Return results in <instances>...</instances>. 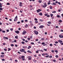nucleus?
<instances>
[{
    "mask_svg": "<svg viewBox=\"0 0 63 63\" xmlns=\"http://www.w3.org/2000/svg\"><path fill=\"white\" fill-rule=\"evenodd\" d=\"M6 31L7 32H9V30H7Z\"/></svg>",
    "mask_w": 63,
    "mask_h": 63,
    "instance_id": "obj_43",
    "label": "nucleus"
},
{
    "mask_svg": "<svg viewBox=\"0 0 63 63\" xmlns=\"http://www.w3.org/2000/svg\"><path fill=\"white\" fill-rule=\"evenodd\" d=\"M62 20H59V22H62Z\"/></svg>",
    "mask_w": 63,
    "mask_h": 63,
    "instance_id": "obj_28",
    "label": "nucleus"
},
{
    "mask_svg": "<svg viewBox=\"0 0 63 63\" xmlns=\"http://www.w3.org/2000/svg\"><path fill=\"white\" fill-rule=\"evenodd\" d=\"M10 30H11V31H13V29H12V28H11L10 29Z\"/></svg>",
    "mask_w": 63,
    "mask_h": 63,
    "instance_id": "obj_44",
    "label": "nucleus"
},
{
    "mask_svg": "<svg viewBox=\"0 0 63 63\" xmlns=\"http://www.w3.org/2000/svg\"><path fill=\"white\" fill-rule=\"evenodd\" d=\"M28 25L26 24V25L25 26V28H27V27H28Z\"/></svg>",
    "mask_w": 63,
    "mask_h": 63,
    "instance_id": "obj_13",
    "label": "nucleus"
},
{
    "mask_svg": "<svg viewBox=\"0 0 63 63\" xmlns=\"http://www.w3.org/2000/svg\"><path fill=\"white\" fill-rule=\"evenodd\" d=\"M31 44L32 45H34V43L33 42H31Z\"/></svg>",
    "mask_w": 63,
    "mask_h": 63,
    "instance_id": "obj_35",
    "label": "nucleus"
},
{
    "mask_svg": "<svg viewBox=\"0 0 63 63\" xmlns=\"http://www.w3.org/2000/svg\"><path fill=\"white\" fill-rule=\"evenodd\" d=\"M21 52H23L24 51V49H20L19 50Z\"/></svg>",
    "mask_w": 63,
    "mask_h": 63,
    "instance_id": "obj_3",
    "label": "nucleus"
},
{
    "mask_svg": "<svg viewBox=\"0 0 63 63\" xmlns=\"http://www.w3.org/2000/svg\"><path fill=\"white\" fill-rule=\"evenodd\" d=\"M35 20H36V21H37V20H38V19L36 18H35L34 19Z\"/></svg>",
    "mask_w": 63,
    "mask_h": 63,
    "instance_id": "obj_50",
    "label": "nucleus"
},
{
    "mask_svg": "<svg viewBox=\"0 0 63 63\" xmlns=\"http://www.w3.org/2000/svg\"><path fill=\"white\" fill-rule=\"evenodd\" d=\"M55 52H58V51H57V50H55Z\"/></svg>",
    "mask_w": 63,
    "mask_h": 63,
    "instance_id": "obj_62",
    "label": "nucleus"
},
{
    "mask_svg": "<svg viewBox=\"0 0 63 63\" xmlns=\"http://www.w3.org/2000/svg\"><path fill=\"white\" fill-rule=\"evenodd\" d=\"M23 22H24V20H21V22H22V23H23Z\"/></svg>",
    "mask_w": 63,
    "mask_h": 63,
    "instance_id": "obj_55",
    "label": "nucleus"
},
{
    "mask_svg": "<svg viewBox=\"0 0 63 63\" xmlns=\"http://www.w3.org/2000/svg\"><path fill=\"white\" fill-rule=\"evenodd\" d=\"M2 33H5V31H2Z\"/></svg>",
    "mask_w": 63,
    "mask_h": 63,
    "instance_id": "obj_52",
    "label": "nucleus"
},
{
    "mask_svg": "<svg viewBox=\"0 0 63 63\" xmlns=\"http://www.w3.org/2000/svg\"><path fill=\"white\" fill-rule=\"evenodd\" d=\"M15 32L16 34H18L19 33V31H15Z\"/></svg>",
    "mask_w": 63,
    "mask_h": 63,
    "instance_id": "obj_7",
    "label": "nucleus"
},
{
    "mask_svg": "<svg viewBox=\"0 0 63 63\" xmlns=\"http://www.w3.org/2000/svg\"><path fill=\"white\" fill-rule=\"evenodd\" d=\"M4 51H7V49L6 48H4Z\"/></svg>",
    "mask_w": 63,
    "mask_h": 63,
    "instance_id": "obj_26",
    "label": "nucleus"
},
{
    "mask_svg": "<svg viewBox=\"0 0 63 63\" xmlns=\"http://www.w3.org/2000/svg\"><path fill=\"white\" fill-rule=\"evenodd\" d=\"M45 44V42H43L42 43V45H44Z\"/></svg>",
    "mask_w": 63,
    "mask_h": 63,
    "instance_id": "obj_56",
    "label": "nucleus"
},
{
    "mask_svg": "<svg viewBox=\"0 0 63 63\" xmlns=\"http://www.w3.org/2000/svg\"><path fill=\"white\" fill-rule=\"evenodd\" d=\"M27 52H29V53H32V52H31L30 51V50H28L27 51Z\"/></svg>",
    "mask_w": 63,
    "mask_h": 63,
    "instance_id": "obj_20",
    "label": "nucleus"
},
{
    "mask_svg": "<svg viewBox=\"0 0 63 63\" xmlns=\"http://www.w3.org/2000/svg\"><path fill=\"white\" fill-rule=\"evenodd\" d=\"M43 50H44V51H47V50L46 49H44Z\"/></svg>",
    "mask_w": 63,
    "mask_h": 63,
    "instance_id": "obj_45",
    "label": "nucleus"
},
{
    "mask_svg": "<svg viewBox=\"0 0 63 63\" xmlns=\"http://www.w3.org/2000/svg\"><path fill=\"white\" fill-rule=\"evenodd\" d=\"M44 40V38H41V40H42L43 41Z\"/></svg>",
    "mask_w": 63,
    "mask_h": 63,
    "instance_id": "obj_64",
    "label": "nucleus"
},
{
    "mask_svg": "<svg viewBox=\"0 0 63 63\" xmlns=\"http://www.w3.org/2000/svg\"><path fill=\"white\" fill-rule=\"evenodd\" d=\"M0 10L2 11V10H3V8H2L0 7Z\"/></svg>",
    "mask_w": 63,
    "mask_h": 63,
    "instance_id": "obj_30",
    "label": "nucleus"
},
{
    "mask_svg": "<svg viewBox=\"0 0 63 63\" xmlns=\"http://www.w3.org/2000/svg\"><path fill=\"white\" fill-rule=\"evenodd\" d=\"M21 43L22 44H25V43L23 41Z\"/></svg>",
    "mask_w": 63,
    "mask_h": 63,
    "instance_id": "obj_29",
    "label": "nucleus"
},
{
    "mask_svg": "<svg viewBox=\"0 0 63 63\" xmlns=\"http://www.w3.org/2000/svg\"><path fill=\"white\" fill-rule=\"evenodd\" d=\"M11 47H14V45L13 44H11Z\"/></svg>",
    "mask_w": 63,
    "mask_h": 63,
    "instance_id": "obj_39",
    "label": "nucleus"
},
{
    "mask_svg": "<svg viewBox=\"0 0 63 63\" xmlns=\"http://www.w3.org/2000/svg\"><path fill=\"white\" fill-rule=\"evenodd\" d=\"M44 27V26L43 25H41L39 27L40 28H43Z\"/></svg>",
    "mask_w": 63,
    "mask_h": 63,
    "instance_id": "obj_9",
    "label": "nucleus"
},
{
    "mask_svg": "<svg viewBox=\"0 0 63 63\" xmlns=\"http://www.w3.org/2000/svg\"><path fill=\"white\" fill-rule=\"evenodd\" d=\"M14 41V43H16V40H15Z\"/></svg>",
    "mask_w": 63,
    "mask_h": 63,
    "instance_id": "obj_61",
    "label": "nucleus"
},
{
    "mask_svg": "<svg viewBox=\"0 0 63 63\" xmlns=\"http://www.w3.org/2000/svg\"><path fill=\"white\" fill-rule=\"evenodd\" d=\"M1 54H4V53L3 52H2L1 53Z\"/></svg>",
    "mask_w": 63,
    "mask_h": 63,
    "instance_id": "obj_58",
    "label": "nucleus"
},
{
    "mask_svg": "<svg viewBox=\"0 0 63 63\" xmlns=\"http://www.w3.org/2000/svg\"><path fill=\"white\" fill-rule=\"evenodd\" d=\"M55 44H58V42L57 41H56L55 42Z\"/></svg>",
    "mask_w": 63,
    "mask_h": 63,
    "instance_id": "obj_49",
    "label": "nucleus"
},
{
    "mask_svg": "<svg viewBox=\"0 0 63 63\" xmlns=\"http://www.w3.org/2000/svg\"><path fill=\"white\" fill-rule=\"evenodd\" d=\"M17 19H15L14 20V21H17Z\"/></svg>",
    "mask_w": 63,
    "mask_h": 63,
    "instance_id": "obj_27",
    "label": "nucleus"
},
{
    "mask_svg": "<svg viewBox=\"0 0 63 63\" xmlns=\"http://www.w3.org/2000/svg\"><path fill=\"white\" fill-rule=\"evenodd\" d=\"M50 2H48L47 4L48 5H50Z\"/></svg>",
    "mask_w": 63,
    "mask_h": 63,
    "instance_id": "obj_57",
    "label": "nucleus"
},
{
    "mask_svg": "<svg viewBox=\"0 0 63 63\" xmlns=\"http://www.w3.org/2000/svg\"><path fill=\"white\" fill-rule=\"evenodd\" d=\"M15 38L16 39H18V36H15Z\"/></svg>",
    "mask_w": 63,
    "mask_h": 63,
    "instance_id": "obj_17",
    "label": "nucleus"
},
{
    "mask_svg": "<svg viewBox=\"0 0 63 63\" xmlns=\"http://www.w3.org/2000/svg\"><path fill=\"white\" fill-rule=\"evenodd\" d=\"M50 9H51V10H52V7L51 6H50Z\"/></svg>",
    "mask_w": 63,
    "mask_h": 63,
    "instance_id": "obj_37",
    "label": "nucleus"
},
{
    "mask_svg": "<svg viewBox=\"0 0 63 63\" xmlns=\"http://www.w3.org/2000/svg\"><path fill=\"white\" fill-rule=\"evenodd\" d=\"M40 21H41V22H43V20L41 19H40Z\"/></svg>",
    "mask_w": 63,
    "mask_h": 63,
    "instance_id": "obj_42",
    "label": "nucleus"
},
{
    "mask_svg": "<svg viewBox=\"0 0 63 63\" xmlns=\"http://www.w3.org/2000/svg\"><path fill=\"white\" fill-rule=\"evenodd\" d=\"M7 5H10V4L9 3H7Z\"/></svg>",
    "mask_w": 63,
    "mask_h": 63,
    "instance_id": "obj_41",
    "label": "nucleus"
},
{
    "mask_svg": "<svg viewBox=\"0 0 63 63\" xmlns=\"http://www.w3.org/2000/svg\"><path fill=\"white\" fill-rule=\"evenodd\" d=\"M22 3L21 2H20L19 3V6L20 7H21L22 5Z\"/></svg>",
    "mask_w": 63,
    "mask_h": 63,
    "instance_id": "obj_8",
    "label": "nucleus"
},
{
    "mask_svg": "<svg viewBox=\"0 0 63 63\" xmlns=\"http://www.w3.org/2000/svg\"><path fill=\"white\" fill-rule=\"evenodd\" d=\"M17 16H16L15 18V19H17Z\"/></svg>",
    "mask_w": 63,
    "mask_h": 63,
    "instance_id": "obj_34",
    "label": "nucleus"
},
{
    "mask_svg": "<svg viewBox=\"0 0 63 63\" xmlns=\"http://www.w3.org/2000/svg\"><path fill=\"white\" fill-rule=\"evenodd\" d=\"M24 57H25L24 56H23H23H21V58H24Z\"/></svg>",
    "mask_w": 63,
    "mask_h": 63,
    "instance_id": "obj_21",
    "label": "nucleus"
},
{
    "mask_svg": "<svg viewBox=\"0 0 63 63\" xmlns=\"http://www.w3.org/2000/svg\"><path fill=\"white\" fill-rule=\"evenodd\" d=\"M1 57H2V58L4 57V55H0Z\"/></svg>",
    "mask_w": 63,
    "mask_h": 63,
    "instance_id": "obj_15",
    "label": "nucleus"
},
{
    "mask_svg": "<svg viewBox=\"0 0 63 63\" xmlns=\"http://www.w3.org/2000/svg\"><path fill=\"white\" fill-rule=\"evenodd\" d=\"M8 51H10V50H11V49L10 48H8Z\"/></svg>",
    "mask_w": 63,
    "mask_h": 63,
    "instance_id": "obj_25",
    "label": "nucleus"
},
{
    "mask_svg": "<svg viewBox=\"0 0 63 63\" xmlns=\"http://www.w3.org/2000/svg\"><path fill=\"white\" fill-rule=\"evenodd\" d=\"M49 58H52V56H49Z\"/></svg>",
    "mask_w": 63,
    "mask_h": 63,
    "instance_id": "obj_46",
    "label": "nucleus"
},
{
    "mask_svg": "<svg viewBox=\"0 0 63 63\" xmlns=\"http://www.w3.org/2000/svg\"><path fill=\"white\" fill-rule=\"evenodd\" d=\"M23 61H24V60H25V59L24 58H23L22 59Z\"/></svg>",
    "mask_w": 63,
    "mask_h": 63,
    "instance_id": "obj_60",
    "label": "nucleus"
},
{
    "mask_svg": "<svg viewBox=\"0 0 63 63\" xmlns=\"http://www.w3.org/2000/svg\"><path fill=\"white\" fill-rule=\"evenodd\" d=\"M57 17L58 18H59V17H60L61 18V16H59V15H57Z\"/></svg>",
    "mask_w": 63,
    "mask_h": 63,
    "instance_id": "obj_19",
    "label": "nucleus"
},
{
    "mask_svg": "<svg viewBox=\"0 0 63 63\" xmlns=\"http://www.w3.org/2000/svg\"><path fill=\"white\" fill-rule=\"evenodd\" d=\"M59 36L60 38H63V35H59Z\"/></svg>",
    "mask_w": 63,
    "mask_h": 63,
    "instance_id": "obj_10",
    "label": "nucleus"
},
{
    "mask_svg": "<svg viewBox=\"0 0 63 63\" xmlns=\"http://www.w3.org/2000/svg\"><path fill=\"white\" fill-rule=\"evenodd\" d=\"M48 23L49 24H51V22H50L49 21L48 22Z\"/></svg>",
    "mask_w": 63,
    "mask_h": 63,
    "instance_id": "obj_22",
    "label": "nucleus"
},
{
    "mask_svg": "<svg viewBox=\"0 0 63 63\" xmlns=\"http://www.w3.org/2000/svg\"><path fill=\"white\" fill-rule=\"evenodd\" d=\"M48 15V14H45V16H47Z\"/></svg>",
    "mask_w": 63,
    "mask_h": 63,
    "instance_id": "obj_38",
    "label": "nucleus"
},
{
    "mask_svg": "<svg viewBox=\"0 0 63 63\" xmlns=\"http://www.w3.org/2000/svg\"><path fill=\"white\" fill-rule=\"evenodd\" d=\"M49 56V55H47V56H45V57H46L47 58Z\"/></svg>",
    "mask_w": 63,
    "mask_h": 63,
    "instance_id": "obj_36",
    "label": "nucleus"
},
{
    "mask_svg": "<svg viewBox=\"0 0 63 63\" xmlns=\"http://www.w3.org/2000/svg\"><path fill=\"white\" fill-rule=\"evenodd\" d=\"M1 60L2 61H5V60L4 59H2Z\"/></svg>",
    "mask_w": 63,
    "mask_h": 63,
    "instance_id": "obj_48",
    "label": "nucleus"
},
{
    "mask_svg": "<svg viewBox=\"0 0 63 63\" xmlns=\"http://www.w3.org/2000/svg\"><path fill=\"white\" fill-rule=\"evenodd\" d=\"M27 33V32L26 31L24 30L23 31V32L22 33V34H23V35H25V34H26Z\"/></svg>",
    "mask_w": 63,
    "mask_h": 63,
    "instance_id": "obj_2",
    "label": "nucleus"
},
{
    "mask_svg": "<svg viewBox=\"0 0 63 63\" xmlns=\"http://www.w3.org/2000/svg\"><path fill=\"white\" fill-rule=\"evenodd\" d=\"M22 48H23L25 49V48H27V47L26 46H22Z\"/></svg>",
    "mask_w": 63,
    "mask_h": 63,
    "instance_id": "obj_11",
    "label": "nucleus"
},
{
    "mask_svg": "<svg viewBox=\"0 0 63 63\" xmlns=\"http://www.w3.org/2000/svg\"><path fill=\"white\" fill-rule=\"evenodd\" d=\"M45 54L42 53V56H45Z\"/></svg>",
    "mask_w": 63,
    "mask_h": 63,
    "instance_id": "obj_47",
    "label": "nucleus"
},
{
    "mask_svg": "<svg viewBox=\"0 0 63 63\" xmlns=\"http://www.w3.org/2000/svg\"><path fill=\"white\" fill-rule=\"evenodd\" d=\"M27 39L28 40H30V38H27Z\"/></svg>",
    "mask_w": 63,
    "mask_h": 63,
    "instance_id": "obj_63",
    "label": "nucleus"
},
{
    "mask_svg": "<svg viewBox=\"0 0 63 63\" xmlns=\"http://www.w3.org/2000/svg\"><path fill=\"white\" fill-rule=\"evenodd\" d=\"M40 11H42V10L41 9H38L36 10V12L37 13H39L40 12Z\"/></svg>",
    "mask_w": 63,
    "mask_h": 63,
    "instance_id": "obj_6",
    "label": "nucleus"
},
{
    "mask_svg": "<svg viewBox=\"0 0 63 63\" xmlns=\"http://www.w3.org/2000/svg\"><path fill=\"white\" fill-rule=\"evenodd\" d=\"M58 42H59V43H60V44H61V43H62V42H63V41H62V40H58Z\"/></svg>",
    "mask_w": 63,
    "mask_h": 63,
    "instance_id": "obj_5",
    "label": "nucleus"
},
{
    "mask_svg": "<svg viewBox=\"0 0 63 63\" xmlns=\"http://www.w3.org/2000/svg\"><path fill=\"white\" fill-rule=\"evenodd\" d=\"M39 15H40V16H42V13H39Z\"/></svg>",
    "mask_w": 63,
    "mask_h": 63,
    "instance_id": "obj_18",
    "label": "nucleus"
},
{
    "mask_svg": "<svg viewBox=\"0 0 63 63\" xmlns=\"http://www.w3.org/2000/svg\"><path fill=\"white\" fill-rule=\"evenodd\" d=\"M28 57V59L29 60H31V59H32L31 58V57L30 56H29Z\"/></svg>",
    "mask_w": 63,
    "mask_h": 63,
    "instance_id": "obj_12",
    "label": "nucleus"
},
{
    "mask_svg": "<svg viewBox=\"0 0 63 63\" xmlns=\"http://www.w3.org/2000/svg\"><path fill=\"white\" fill-rule=\"evenodd\" d=\"M38 2H39V3H41L42 2V0H40L38 1Z\"/></svg>",
    "mask_w": 63,
    "mask_h": 63,
    "instance_id": "obj_14",
    "label": "nucleus"
},
{
    "mask_svg": "<svg viewBox=\"0 0 63 63\" xmlns=\"http://www.w3.org/2000/svg\"><path fill=\"white\" fill-rule=\"evenodd\" d=\"M35 23H38V22L37 21H35Z\"/></svg>",
    "mask_w": 63,
    "mask_h": 63,
    "instance_id": "obj_51",
    "label": "nucleus"
},
{
    "mask_svg": "<svg viewBox=\"0 0 63 63\" xmlns=\"http://www.w3.org/2000/svg\"><path fill=\"white\" fill-rule=\"evenodd\" d=\"M25 22H28V20H25Z\"/></svg>",
    "mask_w": 63,
    "mask_h": 63,
    "instance_id": "obj_53",
    "label": "nucleus"
},
{
    "mask_svg": "<svg viewBox=\"0 0 63 63\" xmlns=\"http://www.w3.org/2000/svg\"><path fill=\"white\" fill-rule=\"evenodd\" d=\"M34 32L35 34H36V35H38L39 33L37 31H34Z\"/></svg>",
    "mask_w": 63,
    "mask_h": 63,
    "instance_id": "obj_4",
    "label": "nucleus"
},
{
    "mask_svg": "<svg viewBox=\"0 0 63 63\" xmlns=\"http://www.w3.org/2000/svg\"><path fill=\"white\" fill-rule=\"evenodd\" d=\"M55 57L56 58H58V55H56L55 56Z\"/></svg>",
    "mask_w": 63,
    "mask_h": 63,
    "instance_id": "obj_32",
    "label": "nucleus"
},
{
    "mask_svg": "<svg viewBox=\"0 0 63 63\" xmlns=\"http://www.w3.org/2000/svg\"><path fill=\"white\" fill-rule=\"evenodd\" d=\"M50 16L51 17H52L53 16V15L52 14H50Z\"/></svg>",
    "mask_w": 63,
    "mask_h": 63,
    "instance_id": "obj_23",
    "label": "nucleus"
},
{
    "mask_svg": "<svg viewBox=\"0 0 63 63\" xmlns=\"http://www.w3.org/2000/svg\"><path fill=\"white\" fill-rule=\"evenodd\" d=\"M3 38L4 39H7V40L8 39V38L7 37H3Z\"/></svg>",
    "mask_w": 63,
    "mask_h": 63,
    "instance_id": "obj_16",
    "label": "nucleus"
},
{
    "mask_svg": "<svg viewBox=\"0 0 63 63\" xmlns=\"http://www.w3.org/2000/svg\"><path fill=\"white\" fill-rule=\"evenodd\" d=\"M53 5H56V3H55V2H53Z\"/></svg>",
    "mask_w": 63,
    "mask_h": 63,
    "instance_id": "obj_31",
    "label": "nucleus"
},
{
    "mask_svg": "<svg viewBox=\"0 0 63 63\" xmlns=\"http://www.w3.org/2000/svg\"><path fill=\"white\" fill-rule=\"evenodd\" d=\"M51 51L52 52V53H53V52H54V50H52Z\"/></svg>",
    "mask_w": 63,
    "mask_h": 63,
    "instance_id": "obj_59",
    "label": "nucleus"
},
{
    "mask_svg": "<svg viewBox=\"0 0 63 63\" xmlns=\"http://www.w3.org/2000/svg\"><path fill=\"white\" fill-rule=\"evenodd\" d=\"M31 46H29L28 47V49H29L30 48H31Z\"/></svg>",
    "mask_w": 63,
    "mask_h": 63,
    "instance_id": "obj_24",
    "label": "nucleus"
},
{
    "mask_svg": "<svg viewBox=\"0 0 63 63\" xmlns=\"http://www.w3.org/2000/svg\"><path fill=\"white\" fill-rule=\"evenodd\" d=\"M52 13H56V11H53Z\"/></svg>",
    "mask_w": 63,
    "mask_h": 63,
    "instance_id": "obj_40",
    "label": "nucleus"
},
{
    "mask_svg": "<svg viewBox=\"0 0 63 63\" xmlns=\"http://www.w3.org/2000/svg\"><path fill=\"white\" fill-rule=\"evenodd\" d=\"M44 4V5H43V8H46V6H47V4L46 3H45Z\"/></svg>",
    "mask_w": 63,
    "mask_h": 63,
    "instance_id": "obj_1",
    "label": "nucleus"
},
{
    "mask_svg": "<svg viewBox=\"0 0 63 63\" xmlns=\"http://www.w3.org/2000/svg\"><path fill=\"white\" fill-rule=\"evenodd\" d=\"M2 4L1 3H0V7H2Z\"/></svg>",
    "mask_w": 63,
    "mask_h": 63,
    "instance_id": "obj_33",
    "label": "nucleus"
},
{
    "mask_svg": "<svg viewBox=\"0 0 63 63\" xmlns=\"http://www.w3.org/2000/svg\"><path fill=\"white\" fill-rule=\"evenodd\" d=\"M52 61L53 62H56V60H53Z\"/></svg>",
    "mask_w": 63,
    "mask_h": 63,
    "instance_id": "obj_54",
    "label": "nucleus"
}]
</instances>
